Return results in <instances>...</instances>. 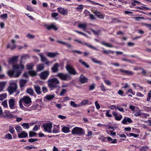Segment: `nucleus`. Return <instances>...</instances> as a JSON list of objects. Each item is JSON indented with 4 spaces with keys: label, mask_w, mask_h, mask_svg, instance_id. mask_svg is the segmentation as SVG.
Instances as JSON below:
<instances>
[{
    "label": "nucleus",
    "mask_w": 151,
    "mask_h": 151,
    "mask_svg": "<svg viewBox=\"0 0 151 151\" xmlns=\"http://www.w3.org/2000/svg\"><path fill=\"white\" fill-rule=\"evenodd\" d=\"M88 80V78L83 75H81L79 78V81L81 83L87 82Z\"/></svg>",
    "instance_id": "obj_10"
},
{
    "label": "nucleus",
    "mask_w": 151,
    "mask_h": 151,
    "mask_svg": "<svg viewBox=\"0 0 151 151\" xmlns=\"http://www.w3.org/2000/svg\"><path fill=\"white\" fill-rule=\"evenodd\" d=\"M36 147H34V146H26L24 148L26 150H30L32 149L33 148H36Z\"/></svg>",
    "instance_id": "obj_48"
},
{
    "label": "nucleus",
    "mask_w": 151,
    "mask_h": 151,
    "mask_svg": "<svg viewBox=\"0 0 151 151\" xmlns=\"http://www.w3.org/2000/svg\"><path fill=\"white\" fill-rule=\"evenodd\" d=\"M117 107L114 105H112L110 107V108L111 110H116Z\"/></svg>",
    "instance_id": "obj_64"
},
{
    "label": "nucleus",
    "mask_w": 151,
    "mask_h": 151,
    "mask_svg": "<svg viewBox=\"0 0 151 151\" xmlns=\"http://www.w3.org/2000/svg\"><path fill=\"white\" fill-rule=\"evenodd\" d=\"M122 60L126 61L127 62H128L129 63H134V61L133 60H132L131 59H128L127 58H122Z\"/></svg>",
    "instance_id": "obj_40"
},
{
    "label": "nucleus",
    "mask_w": 151,
    "mask_h": 151,
    "mask_svg": "<svg viewBox=\"0 0 151 151\" xmlns=\"http://www.w3.org/2000/svg\"><path fill=\"white\" fill-rule=\"evenodd\" d=\"M62 131L65 133H68L70 132L69 128L64 127L62 128Z\"/></svg>",
    "instance_id": "obj_32"
},
{
    "label": "nucleus",
    "mask_w": 151,
    "mask_h": 151,
    "mask_svg": "<svg viewBox=\"0 0 151 151\" xmlns=\"http://www.w3.org/2000/svg\"><path fill=\"white\" fill-rule=\"evenodd\" d=\"M119 71L121 72L125 73V74L128 75H133L134 73L132 71H129L127 70H124L122 69H120Z\"/></svg>",
    "instance_id": "obj_16"
},
{
    "label": "nucleus",
    "mask_w": 151,
    "mask_h": 151,
    "mask_svg": "<svg viewBox=\"0 0 151 151\" xmlns=\"http://www.w3.org/2000/svg\"><path fill=\"white\" fill-rule=\"evenodd\" d=\"M50 74L49 71L48 70L44 71L40 74V76L41 79L46 80Z\"/></svg>",
    "instance_id": "obj_9"
},
{
    "label": "nucleus",
    "mask_w": 151,
    "mask_h": 151,
    "mask_svg": "<svg viewBox=\"0 0 151 151\" xmlns=\"http://www.w3.org/2000/svg\"><path fill=\"white\" fill-rule=\"evenodd\" d=\"M83 132L82 128L76 127L73 128L72 131L71 133L73 134L82 135Z\"/></svg>",
    "instance_id": "obj_6"
},
{
    "label": "nucleus",
    "mask_w": 151,
    "mask_h": 151,
    "mask_svg": "<svg viewBox=\"0 0 151 151\" xmlns=\"http://www.w3.org/2000/svg\"><path fill=\"white\" fill-rule=\"evenodd\" d=\"M57 42L59 43L66 45V46L69 48H70L72 47V46L68 42H63L59 40H57Z\"/></svg>",
    "instance_id": "obj_26"
},
{
    "label": "nucleus",
    "mask_w": 151,
    "mask_h": 151,
    "mask_svg": "<svg viewBox=\"0 0 151 151\" xmlns=\"http://www.w3.org/2000/svg\"><path fill=\"white\" fill-rule=\"evenodd\" d=\"M44 68V64H40L37 65V70L38 71L42 70Z\"/></svg>",
    "instance_id": "obj_23"
},
{
    "label": "nucleus",
    "mask_w": 151,
    "mask_h": 151,
    "mask_svg": "<svg viewBox=\"0 0 151 151\" xmlns=\"http://www.w3.org/2000/svg\"><path fill=\"white\" fill-rule=\"evenodd\" d=\"M18 57L17 56H15L9 60V62L10 64H13L14 63H16L18 59Z\"/></svg>",
    "instance_id": "obj_24"
},
{
    "label": "nucleus",
    "mask_w": 151,
    "mask_h": 151,
    "mask_svg": "<svg viewBox=\"0 0 151 151\" xmlns=\"http://www.w3.org/2000/svg\"><path fill=\"white\" fill-rule=\"evenodd\" d=\"M29 74L31 76H36L37 75L36 72L34 71H29Z\"/></svg>",
    "instance_id": "obj_49"
},
{
    "label": "nucleus",
    "mask_w": 151,
    "mask_h": 151,
    "mask_svg": "<svg viewBox=\"0 0 151 151\" xmlns=\"http://www.w3.org/2000/svg\"><path fill=\"white\" fill-rule=\"evenodd\" d=\"M101 43L103 45H104L107 47H113V46L110 43H107L105 42H102Z\"/></svg>",
    "instance_id": "obj_36"
},
{
    "label": "nucleus",
    "mask_w": 151,
    "mask_h": 151,
    "mask_svg": "<svg viewBox=\"0 0 151 151\" xmlns=\"http://www.w3.org/2000/svg\"><path fill=\"white\" fill-rule=\"evenodd\" d=\"M9 131L12 134H13L15 132L14 129L11 126H10L9 127Z\"/></svg>",
    "instance_id": "obj_44"
},
{
    "label": "nucleus",
    "mask_w": 151,
    "mask_h": 151,
    "mask_svg": "<svg viewBox=\"0 0 151 151\" xmlns=\"http://www.w3.org/2000/svg\"><path fill=\"white\" fill-rule=\"evenodd\" d=\"M15 129L18 132H19L22 130L21 127L20 126H17L15 127Z\"/></svg>",
    "instance_id": "obj_47"
},
{
    "label": "nucleus",
    "mask_w": 151,
    "mask_h": 151,
    "mask_svg": "<svg viewBox=\"0 0 151 151\" xmlns=\"http://www.w3.org/2000/svg\"><path fill=\"white\" fill-rule=\"evenodd\" d=\"M30 56V55L29 54L23 55L21 58L20 64V65L15 64L13 65V70L8 71V75L10 76L14 75L16 77H19L21 73V71L24 68V65L22 64L23 60L29 59Z\"/></svg>",
    "instance_id": "obj_1"
},
{
    "label": "nucleus",
    "mask_w": 151,
    "mask_h": 151,
    "mask_svg": "<svg viewBox=\"0 0 151 151\" xmlns=\"http://www.w3.org/2000/svg\"><path fill=\"white\" fill-rule=\"evenodd\" d=\"M122 116L121 114L119 115H117L115 117V119L118 121H120L122 119Z\"/></svg>",
    "instance_id": "obj_43"
},
{
    "label": "nucleus",
    "mask_w": 151,
    "mask_h": 151,
    "mask_svg": "<svg viewBox=\"0 0 151 151\" xmlns=\"http://www.w3.org/2000/svg\"><path fill=\"white\" fill-rule=\"evenodd\" d=\"M17 86L16 83H11L8 88L9 93L11 94L16 91Z\"/></svg>",
    "instance_id": "obj_5"
},
{
    "label": "nucleus",
    "mask_w": 151,
    "mask_h": 151,
    "mask_svg": "<svg viewBox=\"0 0 151 151\" xmlns=\"http://www.w3.org/2000/svg\"><path fill=\"white\" fill-rule=\"evenodd\" d=\"M95 104L96 108L98 109H99L100 108V106L99 104L98 103L97 101H96L95 102Z\"/></svg>",
    "instance_id": "obj_56"
},
{
    "label": "nucleus",
    "mask_w": 151,
    "mask_h": 151,
    "mask_svg": "<svg viewBox=\"0 0 151 151\" xmlns=\"http://www.w3.org/2000/svg\"><path fill=\"white\" fill-rule=\"evenodd\" d=\"M36 134L37 133H36L32 132H29V136L30 137H32L36 135Z\"/></svg>",
    "instance_id": "obj_52"
},
{
    "label": "nucleus",
    "mask_w": 151,
    "mask_h": 151,
    "mask_svg": "<svg viewBox=\"0 0 151 151\" xmlns=\"http://www.w3.org/2000/svg\"><path fill=\"white\" fill-rule=\"evenodd\" d=\"M102 52L103 53H105L106 54H109V53H114V52L111 50H109L108 51L106 50H104L102 51Z\"/></svg>",
    "instance_id": "obj_42"
},
{
    "label": "nucleus",
    "mask_w": 151,
    "mask_h": 151,
    "mask_svg": "<svg viewBox=\"0 0 151 151\" xmlns=\"http://www.w3.org/2000/svg\"><path fill=\"white\" fill-rule=\"evenodd\" d=\"M26 92L28 93L31 95H33L34 93L33 89L30 88H28Z\"/></svg>",
    "instance_id": "obj_35"
},
{
    "label": "nucleus",
    "mask_w": 151,
    "mask_h": 151,
    "mask_svg": "<svg viewBox=\"0 0 151 151\" xmlns=\"http://www.w3.org/2000/svg\"><path fill=\"white\" fill-rule=\"evenodd\" d=\"M61 80L63 81H68L71 79L70 75L67 73L64 74L63 73H60L56 75Z\"/></svg>",
    "instance_id": "obj_4"
},
{
    "label": "nucleus",
    "mask_w": 151,
    "mask_h": 151,
    "mask_svg": "<svg viewBox=\"0 0 151 151\" xmlns=\"http://www.w3.org/2000/svg\"><path fill=\"white\" fill-rule=\"evenodd\" d=\"M27 82V81L25 80L21 79L20 81V85L21 87H24Z\"/></svg>",
    "instance_id": "obj_30"
},
{
    "label": "nucleus",
    "mask_w": 151,
    "mask_h": 151,
    "mask_svg": "<svg viewBox=\"0 0 151 151\" xmlns=\"http://www.w3.org/2000/svg\"><path fill=\"white\" fill-rule=\"evenodd\" d=\"M87 24L86 23L83 24H80L78 25V27L82 29L83 30H85L86 28Z\"/></svg>",
    "instance_id": "obj_27"
},
{
    "label": "nucleus",
    "mask_w": 151,
    "mask_h": 151,
    "mask_svg": "<svg viewBox=\"0 0 151 151\" xmlns=\"http://www.w3.org/2000/svg\"><path fill=\"white\" fill-rule=\"evenodd\" d=\"M88 101L87 100H83L81 102L82 105H84L86 104H88Z\"/></svg>",
    "instance_id": "obj_60"
},
{
    "label": "nucleus",
    "mask_w": 151,
    "mask_h": 151,
    "mask_svg": "<svg viewBox=\"0 0 151 151\" xmlns=\"http://www.w3.org/2000/svg\"><path fill=\"white\" fill-rule=\"evenodd\" d=\"M92 11L98 18L101 19H104V15L100 12L94 10H92Z\"/></svg>",
    "instance_id": "obj_11"
},
{
    "label": "nucleus",
    "mask_w": 151,
    "mask_h": 151,
    "mask_svg": "<svg viewBox=\"0 0 151 151\" xmlns=\"http://www.w3.org/2000/svg\"><path fill=\"white\" fill-rule=\"evenodd\" d=\"M18 137L19 138L26 137L28 136L27 133L25 131H23L20 134H18Z\"/></svg>",
    "instance_id": "obj_17"
},
{
    "label": "nucleus",
    "mask_w": 151,
    "mask_h": 151,
    "mask_svg": "<svg viewBox=\"0 0 151 151\" xmlns=\"http://www.w3.org/2000/svg\"><path fill=\"white\" fill-rule=\"evenodd\" d=\"M40 125H35V127L33 129V130L34 131H36L38 130V127H40Z\"/></svg>",
    "instance_id": "obj_59"
},
{
    "label": "nucleus",
    "mask_w": 151,
    "mask_h": 151,
    "mask_svg": "<svg viewBox=\"0 0 151 151\" xmlns=\"http://www.w3.org/2000/svg\"><path fill=\"white\" fill-rule=\"evenodd\" d=\"M34 88L36 93L38 94L41 93V91L40 87L38 85H36L34 86Z\"/></svg>",
    "instance_id": "obj_21"
},
{
    "label": "nucleus",
    "mask_w": 151,
    "mask_h": 151,
    "mask_svg": "<svg viewBox=\"0 0 151 151\" xmlns=\"http://www.w3.org/2000/svg\"><path fill=\"white\" fill-rule=\"evenodd\" d=\"M91 59L92 61L95 63L99 65H101L102 64V63L101 61L97 60L96 59L93 58H91Z\"/></svg>",
    "instance_id": "obj_31"
},
{
    "label": "nucleus",
    "mask_w": 151,
    "mask_h": 151,
    "mask_svg": "<svg viewBox=\"0 0 151 151\" xmlns=\"http://www.w3.org/2000/svg\"><path fill=\"white\" fill-rule=\"evenodd\" d=\"M66 69L70 74L73 75L77 74V73L71 65L69 64H68L66 65Z\"/></svg>",
    "instance_id": "obj_7"
},
{
    "label": "nucleus",
    "mask_w": 151,
    "mask_h": 151,
    "mask_svg": "<svg viewBox=\"0 0 151 151\" xmlns=\"http://www.w3.org/2000/svg\"><path fill=\"white\" fill-rule=\"evenodd\" d=\"M70 104L71 106H72L74 107H76L81 106V105H77L76 104H75V102L74 101H71Z\"/></svg>",
    "instance_id": "obj_41"
},
{
    "label": "nucleus",
    "mask_w": 151,
    "mask_h": 151,
    "mask_svg": "<svg viewBox=\"0 0 151 151\" xmlns=\"http://www.w3.org/2000/svg\"><path fill=\"white\" fill-rule=\"evenodd\" d=\"M38 55L40 57L41 60L42 62H44L46 61H47V59L45 56L43 55L42 53H39L38 54Z\"/></svg>",
    "instance_id": "obj_28"
},
{
    "label": "nucleus",
    "mask_w": 151,
    "mask_h": 151,
    "mask_svg": "<svg viewBox=\"0 0 151 151\" xmlns=\"http://www.w3.org/2000/svg\"><path fill=\"white\" fill-rule=\"evenodd\" d=\"M74 41L77 42L78 43H81V44H82L83 45H86L87 46H88V47H89L90 48H91L92 49H93L94 50H98V49L95 47H93L91 45H89L87 43L85 42L84 43H82V42L79 40L76 39L74 40Z\"/></svg>",
    "instance_id": "obj_13"
},
{
    "label": "nucleus",
    "mask_w": 151,
    "mask_h": 151,
    "mask_svg": "<svg viewBox=\"0 0 151 151\" xmlns=\"http://www.w3.org/2000/svg\"><path fill=\"white\" fill-rule=\"evenodd\" d=\"M90 19L92 20H95L96 19L95 17L92 14H90L89 15Z\"/></svg>",
    "instance_id": "obj_57"
},
{
    "label": "nucleus",
    "mask_w": 151,
    "mask_h": 151,
    "mask_svg": "<svg viewBox=\"0 0 151 151\" xmlns=\"http://www.w3.org/2000/svg\"><path fill=\"white\" fill-rule=\"evenodd\" d=\"M72 52H76L78 54H81L82 53V52L80 51L77 50H73L71 51Z\"/></svg>",
    "instance_id": "obj_63"
},
{
    "label": "nucleus",
    "mask_w": 151,
    "mask_h": 151,
    "mask_svg": "<svg viewBox=\"0 0 151 151\" xmlns=\"http://www.w3.org/2000/svg\"><path fill=\"white\" fill-rule=\"evenodd\" d=\"M104 83L108 86H110L111 85V82L108 80H104Z\"/></svg>",
    "instance_id": "obj_53"
},
{
    "label": "nucleus",
    "mask_w": 151,
    "mask_h": 151,
    "mask_svg": "<svg viewBox=\"0 0 151 151\" xmlns=\"http://www.w3.org/2000/svg\"><path fill=\"white\" fill-rule=\"evenodd\" d=\"M100 87L101 91H106V89L105 88V86L103 83H101Z\"/></svg>",
    "instance_id": "obj_45"
},
{
    "label": "nucleus",
    "mask_w": 151,
    "mask_h": 151,
    "mask_svg": "<svg viewBox=\"0 0 151 151\" xmlns=\"http://www.w3.org/2000/svg\"><path fill=\"white\" fill-rule=\"evenodd\" d=\"M23 102L24 105L27 106L26 105L31 102V100L30 98L27 96H24L23 98L21 99L19 101V104L20 107L21 108H23L24 107L23 106L22 104V102Z\"/></svg>",
    "instance_id": "obj_3"
},
{
    "label": "nucleus",
    "mask_w": 151,
    "mask_h": 151,
    "mask_svg": "<svg viewBox=\"0 0 151 151\" xmlns=\"http://www.w3.org/2000/svg\"><path fill=\"white\" fill-rule=\"evenodd\" d=\"M66 90L65 89H63L62 91H61L60 93V95L61 96H63L64 95V93L66 92Z\"/></svg>",
    "instance_id": "obj_61"
},
{
    "label": "nucleus",
    "mask_w": 151,
    "mask_h": 151,
    "mask_svg": "<svg viewBox=\"0 0 151 151\" xmlns=\"http://www.w3.org/2000/svg\"><path fill=\"white\" fill-rule=\"evenodd\" d=\"M4 113L6 115L4 116V117L7 119H11L13 118H15L16 116L14 115L11 114L9 111H6L4 112Z\"/></svg>",
    "instance_id": "obj_12"
},
{
    "label": "nucleus",
    "mask_w": 151,
    "mask_h": 151,
    "mask_svg": "<svg viewBox=\"0 0 151 151\" xmlns=\"http://www.w3.org/2000/svg\"><path fill=\"white\" fill-rule=\"evenodd\" d=\"M54 97V95H47L46 96V98L47 99L50 100L53 99Z\"/></svg>",
    "instance_id": "obj_39"
},
{
    "label": "nucleus",
    "mask_w": 151,
    "mask_h": 151,
    "mask_svg": "<svg viewBox=\"0 0 151 151\" xmlns=\"http://www.w3.org/2000/svg\"><path fill=\"white\" fill-rule=\"evenodd\" d=\"M7 95L6 93H3L0 94V100L2 101L6 97Z\"/></svg>",
    "instance_id": "obj_37"
},
{
    "label": "nucleus",
    "mask_w": 151,
    "mask_h": 151,
    "mask_svg": "<svg viewBox=\"0 0 151 151\" xmlns=\"http://www.w3.org/2000/svg\"><path fill=\"white\" fill-rule=\"evenodd\" d=\"M38 139L36 138H30L28 139V142L31 143H33L35 141H38Z\"/></svg>",
    "instance_id": "obj_50"
},
{
    "label": "nucleus",
    "mask_w": 151,
    "mask_h": 151,
    "mask_svg": "<svg viewBox=\"0 0 151 151\" xmlns=\"http://www.w3.org/2000/svg\"><path fill=\"white\" fill-rule=\"evenodd\" d=\"M2 104L4 107H7V101L6 100H4L3 102L2 103Z\"/></svg>",
    "instance_id": "obj_55"
},
{
    "label": "nucleus",
    "mask_w": 151,
    "mask_h": 151,
    "mask_svg": "<svg viewBox=\"0 0 151 151\" xmlns=\"http://www.w3.org/2000/svg\"><path fill=\"white\" fill-rule=\"evenodd\" d=\"M9 103L10 109H14V100L13 99H11L9 100Z\"/></svg>",
    "instance_id": "obj_18"
},
{
    "label": "nucleus",
    "mask_w": 151,
    "mask_h": 151,
    "mask_svg": "<svg viewBox=\"0 0 151 151\" xmlns=\"http://www.w3.org/2000/svg\"><path fill=\"white\" fill-rule=\"evenodd\" d=\"M6 83V82H0V92L3 90L4 88Z\"/></svg>",
    "instance_id": "obj_29"
},
{
    "label": "nucleus",
    "mask_w": 151,
    "mask_h": 151,
    "mask_svg": "<svg viewBox=\"0 0 151 151\" xmlns=\"http://www.w3.org/2000/svg\"><path fill=\"white\" fill-rule=\"evenodd\" d=\"M44 130L48 133H50L51 132V129L52 128V124L51 123H47L42 125Z\"/></svg>",
    "instance_id": "obj_8"
},
{
    "label": "nucleus",
    "mask_w": 151,
    "mask_h": 151,
    "mask_svg": "<svg viewBox=\"0 0 151 151\" xmlns=\"http://www.w3.org/2000/svg\"><path fill=\"white\" fill-rule=\"evenodd\" d=\"M5 137L6 138L8 139H12V138L11 134L9 133L6 134L5 135Z\"/></svg>",
    "instance_id": "obj_46"
},
{
    "label": "nucleus",
    "mask_w": 151,
    "mask_h": 151,
    "mask_svg": "<svg viewBox=\"0 0 151 151\" xmlns=\"http://www.w3.org/2000/svg\"><path fill=\"white\" fill-rule=\"evenodd\" d=\"M59 66V64L58 63H56L51 68L52 72L54 73L58 72V70Z\"/></svg>",
    "instance_id": "obj_14"
},
{
    "label": "nucleus",
    "mask_w": 151,
    "mask_h": 151,
    "mask_svg": "<svg viewBox=\"0 0 151 151\" xmlns=\"http://www.w3.org/2000/svg\"><path fill=\"white\" fill-rule=\"evenodd\" d=\"M46 27L47 29L48 30H50L51 29H52L55 31H56L58 29V28L54 24H52L51 25L47 26Z\"/></svg>",
    "instance_id": "obj_19"
},
{
    "label": "nucleus",
    "mask_w": 151,
    "mask_h": 151,
    "mask_svg": "<svg viewBox=\"0 0 151 151\" xmlns=\"http://www.w3.org/2000/svg\"><path fill=\"white\" fill-rule=\"evenodd\" d=\"M11 42L12 43V45L10 48L11 50H13L16 47V45L15 44L16 41L14 39H12L11 40Z\"/></svg>",
    "instance_id": "obj_25"
},
{
    "label": "nucleus",
    "mask_w": 151,
    "mask_h": 151,
    "mask_svg": "<svg viewBox=\"0 0 151 151\" xmlns=\"http://www.w3.org/2000/svg\"><path fill=\"white\" fill-rule=\"evenodd\" d=\"M34 66L33 63H32L28 64L27 65V69L29 70H31L33 69V67Z\"/></svg>",
    "instance_id": "obj_33"
},
{
    "label": "nucleus",
    "mask_w": 151,
    "mask_h": 151,
    "mask_svg": "<svg viewBox=\"0 0 151 151\" xmlns=\"http://www.w3.org/2000/svg\"><path fill=\"white\" fill-rule=\"evenodd\" d=\"M148 147L147 146H144L142 147L140 149L141 151H145L147 149Z\"/></svg>",
    "instance_id": "obj_62"
},
{
    "label": "nucleus",
    "mask_w": 151,
    "mask_h": 151,
    "mask_svg": "<svg viewBox=\"0 0 151 151\" xmlns=\"http://www.w3.org/2000/svg\"><path fill=\"white\" fill-rule=\"evenodd\" d=\"M58 11L62 14L64 15H66L67 14L68 11L67 10L61 7L58 8Z\"/></svg>",
    "instance_id": "obj_15"
},
{
    "label": "nucleus",
    "mask_w": 151,
    "mask_h": 151,
    "mask_svg": "<svg viewBox=\"0 0 151 151\" xmlns=\"http://www.w3.org/2000/svg\"><path fill=\"white\" fill-rule=\"evenodd\" d=\"M22 125L24 129H28L29 128V125L28 123H24Z\"/></svg>",
    "instance_id": "obj_38"
},
{
    "label": "nucleus",
    "mask_w": 151,
    "mask_h": 151,
    "mask_svg": "<svg viewBox=\"0 0 151 151\" xmlns=\"http://www.w3.org/2000/svg\"><path fill=\"white\" fill-rule=\"evenodd\" d=\"M42 91L43 93H46L48 91L47 87H42Z\"/></svg>",
    "instance_id": "obj_58"
},
{
    "label": "nucleus",
    "mask_w": 151,
    "mask_h": 151,
    "mask_svg": "<svg viewBox=\"0 0 151 151\" xmlns=\"http://www.w3.org/2000/svg\"><path fill=\"white\" fill-rule=\"evenodd\" d=\"M27 38L30 39H34L35 37V36L34 35L30 34H27Z\"/></svg>",
    "instance_id": "obj_51"
},
{
    "label": "nucleus",
    "mask_w": 151,
    "mask_h": 151,
    "mask_svg": "<svg viewBox=\"0 0 151 151\" xmlns=\"http://www.w3.org/2000/svg\"><path fill=\"white\" fill-rule=\"evenodd\" d=\"M48 86L51 89L59 88L60 82L56 78H52L49 79L47 81Z\"/></svg>",
    "instance_id": "obj_2"
},
{
    "label": "nucleus",
    "mask_w": 151,
    "mask_h": 151,
    "mask_svg": "<svg viewBox=\"0 0 151 151\" xmlns=\"http://www.w3.org/2000/svg\"><path fill=\"white\" fill-rule=\"evenodd\" d=\"M89 90H93L95 88V84L94 83H93L92 85L89 86Z\"/></svg>",
    "instance_id": "obj_54"
},
{
    "label": "nucleus",
    "mask_w": 151,
    "mask_h": 151,
    "mask_svg": "<svg viewBox=\"0 0 151 151\" xmlns=\"http://www.w3.org/2000/svg\"><path fill=\"white\" fill-rule=\"evenodd\" d=\"M132 122V121L130 118L125 117L124 119L122 121V123L125 124H126L127 122L131 123Z\"/></svg>",
    "instance_id": "obj_20"
},
{
    "label": "nucleus",
    "mask_w": 151,
    "mask_h": 151,
    "mask_svg": "<svg viewBox=\"0 0 151 151\" xmlns=\"http://www.w3.org/2000/svg\"><path fill=\"white\" fill-rule=\"evenodd\" d=\"M47 55L50 58H53L58 54V52H47Z\"/></svg>",
    "instance_id": "obj_22"
},
{
    "label": "nucleus",
    "mask_w": 151,
    "mask_h": 151,
    "mask_svg": "<svg viewBox=\"0 0 151 151\" xmlns=\"http://www.w3.org/2000/svg\"><path fill=\"white\" fill-rule=\"evenodd\" d=\"M139 69H140L142 70L141 74L144 76H147L148 75L147 74L146 71L144 69L141 68H139Z\"/></svg>",
    "instance_id": "obj_34"
}]
</instances>
